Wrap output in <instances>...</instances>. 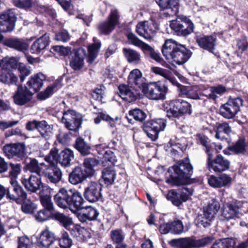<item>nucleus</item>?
<instances>
[{
	"instance_id": "1",
	"label": "nucleus",
	"mask_w": 248,
	"mask_h": 248,
	"mask_svg": "<svg viewBox=\"0 0 248 248\" xmlns=\"http://www.w3.org/2000/svg\"><path fill=\"white\" fill-rule=\"evenodd\" d=\"M54 200L58 206L62 208H68L74 214H77L82 207L85 201L79 191L61 188L54 196Z\"/></svg>"
},
{
	"instance_id": "2",
	"label": "nucleus",
	"mask_w": 248,
	"mask_h": 248,
	"mask_svg": "<svg viewBox=\"0 0 248 248\" xmlns=\"http://www.w3.org/2000/svg\"><path fill=\"white\" fill-rule=\"evenodd\" d=\"M162 52L166 59L181 65L190 58L191 52L184 46L173 39H167L162 46Z\"/></svg>"
},
{
	"instance_id": "3",
	"label": "nucleus",
	"mask_w": 248,
	"mask_h": 248,
	"mask_svg": "<svg viewBox=\"0 0 248 248\" xmlns=\"http://www.w3.org/2000/svg\"><path fill=\"white\" fill-rule=\"evenodd\" d=\"M166 182L171 186H180L185 183L184 180L190 177L193 172V167L189 159L186 158L178 162L168 171Z\"/></svg>"
},
{
	"instance_id": "4",
	"label": "nucleus",
	"mask_w": 248,
	"mask_h": 248,
	"mask_svg": "<svg viewBox=\"0 0 248 248\" xmlns=\"http://www.w3.org/2000/svg\"><path fill=\"white\" fill-rule=\"evenodd\" d=\"M168 91L167 85L160 81L153 82L143 88L142 92L150 99L164 100Z\"/></svg>"
},
{
	"instance_id": "5",
	"label": "nucleus",
	"mask_w": 248,
	"mask_h": 248,
	"mask_svg": "<svg viewBox=\"0 0 248 248\" xmlns=\"http://www.w3.org/2000/svg\"><path fill=\"white\" fill-rule=\"evenodd\" d=\"M212 240L210 237L199 240L186 237L172 239L169 242V244L175 248H199L209 244Z\"/></svg>"
},
{
	"instance_id": "6",
	"label": "nucleus",
	"mask_w": 248,
	"mask_h": 248,
	"mask_svg": "<svg viewBox=\"0 0 248 248\" xmlns=\"http://www.w3.org/2000/svg\"><path fill=\"white\" fill-rule=\"evenodd\" d=\"M170 108L167 111V116L170 118H180L192 112L191 105L182 99L173 100L170 103Z\"/></svg>"
},
{
	"instance_id": "7",
	"label": "nucleus",
	"mask_w": 248,
	"mask_h": 248,
	"mask_svg": "<svg viewBox=\"0 0 248 248\" xmlns=\"http://www.w3.org/2000/svg\"><path fill=\"white\" fill-rule=\"evenodd\" d=\"M219 208V203L216 200H212L203 207L202 214L198 216L197 220L199 225L205 228L209 226Z\"/></svg>"
},
{
	"instance_id": "8",
	"label": "nucleus",
	"mask_w": 248,
	"mask_h": 248,
	"mask_svg": "<svg viewBox=\"0 0 248 248\" xmlns=\"http://www.w3.org/2000/svg\"><path fill=\"white\" fill-rule=\"evenodd\" d=\"M170 27L177 35L186 36L193 31L194 26L188 18L182 16L172 20Z\"/></svg>"
},
{
	"instance_id": "9",
	"label": "nucleus",
	"mask_w": 248,
	"mask_h": 248,
	"mask_svg": "<svg viewBox=\"0 0 248 248\" xmlns=\"http://www.w3.org/2000/svg\"><path fill=\"white\" fill-rule=\"evenodd\" d=\"M166 126V120L156 119L146 122L143 125V129L147 136L154 141L157 139L159 132L163 131Z\"/></svg>"
},
{
	"instance_id": "10",
	"label": "nucleus",
	"mask_w": 248,
	"mask_h": 248,
	"mask_svg": "<svg viewBox=\"0 0 248 248\" xmlns=\"http://www.w3.org/2000/svg\"><path fill=\"white\" fill-rule=\"evenodd\" d=\"M158 30V24L155 20L152 18L140 22L136 26L137 33L146 39H150L153 38Z\"/></svg>"
},
{
	"instance_id": "11",
	"label": "nucleus",
	"mask_w": 248,
	"mask_h": 248,
	"mask_svg": "<svg viewBox=\"0 0 248 248\" xmlns=\"http://www.w3.org/2000/svg\"><path fill=\"white\" fill-rule=\"evenodd\" d=\"M242 105L243 100L241 98H231L221 106L220 113L225 118H233L240 110V108Z\"/></svg>"
},
{
	"instance_id": "12",
	"label": "nucleus",
	"mask_w": 248,
	"mask_h": 248,
	"mask_svg": "<svg viewBox=\"0 0 248 248\" xmlns=\"http://www.w3.org/2000/svg\"><path fill=\"white\" fill-rule=\"evenodd\" d=\"M207 167L210 170H213L215 172H221L228 170L230 167V162L225 159L221 155H219L216 158L212 160L213 152L208 148L207 150Z\"/></svg>"
},
{
	"instance_id": "13",
	"label": "nucleus",
	"mask_w": 248,
	"mask_h": 248,
	"mask_svg": "<svg viewBox=\"0 0 248 248\" xmlns=\"http://www.w3.org/2000/svg\"><path fill=\"white\" fill-rule=\"evenodd\" d=\"M120 15L117 9L112 8L108 16V20L101 22L98 25V30L101 33H110L119 23Z\"/></svg>"
},
{
	"instance_id": "14",
	"label": "nucleus",
	"mask_w": 248,
	"mask_h": 248,
	"mask_svg": "<svg viewBox=\"0 0 248 248\" xmlns=\"http://www.w3.org/2000/svg\"><path fill=\"white\" fill-rule=\"evenodd\" d=\"M240 205L237 201L224 203L221 208V219L228 221L239 218L241 215Z\"/></svg>"
},
{
	"instance_id": "15",
	"label": "nucleus",
	"mask_w": 248,
	"mask_h": 248,
	"mask_svg": "<svg viewBox=\"0 0 248 248\" xmlns=\"http://www.w3.org/2000/svg\"><path fill=\"white\" fill-rule=\"evenodd\" d=\"M193 190L187 187H183L178 192L174 190H170L167 196V199L177 206L180 205L183 202H186L192 195Z\"/></svg>"
},
{
	"instance_id": "16",
	"label": "nucleus",
	"mask_w": 248,
	"mask_h": 248,
	"mask_svg": "<svg viewBox=\"0 0 248 248\" xmlns=\"http://www.w3.org/2000/svg\"><path fill=\"white\" fill-rule=\"evenodd\" d=\"M62 122L69 130L76 131L81 124V116L73 110H69L63 113Z\"/></svg>"
},
{
	"instance_id": "17",
	"label": "nucleus",
	"mask_w": 248,
	"mask_h": 248,
	"mask_svg": "<svg viewBox=\"0 0 248 248\" xmlns=\"http://www.w3.org/2000/svg\"><path fill=\"white\" fill-rule=\"evenodd\" d=\"M42 176L34 174H31L29 177L24 176L21 179V182L28 191L31 193H36L43 187Z\"/></svg>"
},
{
	"instance_id": "18",
	"label": "nucleus",
	"mask_w": 248,
	"mask_h": 248,
	"mask_svg": "<svg viewBox=\"0 0 248 248\" xmlns=\"http://www.w3.org/2000/svg\"><path fill=\"white\" fill-rule=\"evenodd\" d=\"M5 156L8 158H22L26 155L24 144L13 143L5 145L3 148Z\"/></svg>"
},
{
	"instance_id": "19",
	"label": "nucleus",
	"mask_w": 248,
	"mask_h": 248,
	"mask_svg": "<svg viewBox=\"0 0 248 248\" xmlns=\"http://www.w3.org/2000/svg\"><path fill=\"white\" fill-rule=\"evenodd\" d=\"M33 94V93L28 87L19 86L13 96L14 102L19 106L24 105L32 99Z\"/></svg>"
},
{
	"instance_id": "20",
	"label": "nucleus",
	"mask_w": 248,
	"mask_h": 248,
	"mask_svg": "<svg viewBox=\"0 0 248 248\" xmlns=\"http://www.w3.org/2000/svg\"><path fill=\"white\" fill-rule=\"evenodd\" d=\"M101 189L102 186L100 183L91 182L85 189L84 197L91 202H96L102 197Z\"/></svg>"
},
{
	"instance_id": "21",
	"label": "nucleus",
	"mask_w": 248,
	"mask_h": 248,
	"mask_svg": "<svg viewBox=\"0 0 248 248\" xmlns=\"http://www.w3.org/2000/svg\"><path fill=\"white\" fill-rule=\"evenodd\" d=\"M62 175L61 169L57 166L46 165L42 176L45 177L48 182L56 184L61 181Z\"/></svg>"
},
{
	"instance_id": "22",
	"label": "nucleus",
	"mask_w": 248,
	"mask_h": 248,
	"mask_svg": "<svg viewBox=\"0 0 248 248\" xmlns=\"http://www.w3.org/2000/svg\"><path fill=\"white\" fill-rule=\"evenodd\" d=\"M215 135L217 139L229 142L230 140V134L232 132L231 127L227 123H217L214 127Z\"/></svg>"
},
{
	"instance_id": "23",
	"label": "nucleus",
	"mask_w": 248,
	"mask_h": 248,
	"mask_svg": "<svg viewBox=\"0 0 248 248\" xmlns=\"http://www.w3.org/2000/svg\"><path fill=\"white\" fill-rule=\"evenodd\" d=\"M216 39V35H200L196 36V41L198 46L210 52H213L215 49Z\"/></svg>"
},
{
	"instance_id": "24",
	"label": "nucleus",
	"mask_w": 248,
	"mask_h": 248,
	"mask_svg": "<svg viewBox=\"0 0 248 248\" xmlns=\"http://www.w3.org/2000/svg\"><path fill=\"white\" fill-rule=\"evenodd\" d=\"M120 96L124 100L131 102L137 99L140 95V91L128 84H122L119 86Z\"/></svg>"
},
{
	"instance_id": "25",
	"label": "nucleus",
	"mask_w": 248,
	"mask_h": 248,
	"mask_svg": "<svg viewBox=\"0 0 248 248\" xmlns=\"http://www.w3.org/2000/svg\"><path fill=\"white\" fill-rule=\"evenodd\" d=\"M56 241L54 234L47 229L42 231L37 238L36 245L39 248H48Z\"/></svg>"
},
{
	"instance_id": "26",
	"label": "nucleus",
	"mask_w": 248,
	"mask_h": 248,
	"mask_svg": "<svg viewBox=\"0 0 248 248\" xmlns=\"http://www.w3.org/2000/svg\"><path fill=\"white\" fill-rule=\"evenodd\" d=\"M86 55V50L79 47L75 51L74 55L70 61V65L74 70H79L84 65V59Z\"/></svg>"
},
{
	"instance_id": "27",
	"label": "nucleus",
	"mask_w": 248,
	"mask_h": 248,
	"mask_svg": "<svg viewBox=\"0 0 248 248\" xmlns=\"http://www.w3.org/2000/svg\"><path fill=\"white\" fill-rule=\"evenodd\" d=\"M178 0H155L156 2L162 9L166 11L168 16L176 15L179 10Z\"/></svg>"
},
{
	"instance_id": "28",
	"label": "nucleus",
	"mask_w": 248,
	"mask_h": 248,
	"mask_svg": "<svg viewBox=\"0 0 248 248\" xmlns=\"http://www.w3.org/2000/svg\"><path fill=\"white\" fill-rule=\"evenodd\" d=\"M81 212L78 214V217L80 221L84 222L87 220H95L99 215L97 210L91 206H84V203H82V207L80 209Z\"/></svg>"
},
{
	"instance_id": "29",
	"label": "nucleus",
	"mask_w": 248,
	"mask_h": 248,
	"mask_svg": "<svg viewBox=\"0 0 248 248\" xmlns=\"http://www.w3.org/2000/svg\"><path fill=\"white\" fill-rule=\"evenodd\" d=\"M232 178L226 174H222L218 176L210 175L208 179L209 185L214 188L225 186L231 184Z\"/></svg>"
},
{
	"instance_id": "30",
	"label": "nucleus",
	"mask_w": 248,
	"mask_h": 248,
	"mask_svg": "<svg viewBox=\"0 0 248 248\" xmlns=\"http://www.w3.org/2000/svg\"><path fill=\"white\" fill-rule=\"evenodd\" d=\"M127 82L131 87L133 86L139 90H142L145 86L142 73L138 69H134L130 72L128 77Z\"/></svg>"
},
{
	"instance_id": "31",
	"label": "nucleus",
	"mask_w": 248,
	"mask_h": 248,
	"mask_svg": "<svg viewBox=\"0 0 248 248\" xmlns=\"http://www.w3.org/2000/svg\"><path fill=\"white\" fill-rule=\"evenodd\" d=\"M68 230L72 236L78 240L86 241L91 237L90 231L78 224L73 223Z\"/></svg>"
},
{
	"instance_id": "32",
	"label": "nucleus",
	"mask_w": 248,
	"mask_h": 248,
	"mask_svg": "<svg viewBox=\"0 0 248 248\" xmlns=\"http://www.w3.org/2000/svg\"><path fill=\"white\" fill-rule=\"evenodd\" d=\"M175 85L179 88L181 95L192 99H200V90L198 86L186 87L180 85L178 82Z\"/></svg>"
},
{
	"instance_id": "33",
	"label": "nucleus",
	"mask_w": 248,
	"mask_h": 248,
	"mask_svg": "<svg viewBox=\"0 0 248 248\" xmlns=\"http://www.w3.org/2000/svg\"><path fill=\"white\" fill-rule=\"evenodd\" d=\"M49 37L45 34L36 40L31 47V51L32 54H39L44 50L49 44Z\"/></svg>"
},
{
	"instance_id": "34",
	"label": "nucleus",
	"mask_w": 248,
	"mask_h": 248,
	"mask_svg": "<svg viewBox=\"0 0 248 248\" xmlns=\"http://www.w3.org/2000/svg\"><path fill=\"white\" fill-rule=\"evenodd\" d=\"M90 176L85 170H83L80 167H77L69 174V180L72 184L77 185Z\"/></svg>"
},
{
	"instance_id": "35",
	"label": "nucleus",
	"mask_w": 248,
	"mask_h": 248,
	"mask_svg": "<svg viewBox=\"0 0 248 248\" xmlns=\"http://www.w3.org/2000/svg\"><path fill=\"white\" fill-rule=\"evenodd\" d=\"M3 44L5 46L21 52L27 50L29 47L28 44L24 40L17 38L6 39Z\"/></svg>"
},
{
	"instance_id": "36",
	"label": "nucleus",
	"mask_w": 248,
	"mask_h": 248,
	"mask_svg": "<svg viewBox=\"0 0 248 248\" xmlns=\"http://www.w3.org/2000/svg\"><path fill=\"white\" fill-rule=\"evenodd\" d=\"M46 78V76L41 73L31 76L27 82L29 89L34 92H38L42 87Z\"/></svg>"
},
{
	"instance_id": "37",
	"label": "nucleus",
	"mask_w": 248,
	"mask_h": 248,
	"mask_svg": "<svg viewBox=\"0 0 248 248\" xmlns=\"http://www.w3.org/2000/svg\"><path fill=\"white\" fill-rule=\"evenodd\" d=\"M49 192L48 187H44L40 192V202L45 209L52 211L54 209V205Z\"/></svg>"
},
{
	"instance_id": "38",
	"label": "nucleus",
	"mask_w": 248,
	"mask_h": 248,
	"mask_svg": "<svg viewBox=\"0 0 248 248\" xmlns=\"http://www.w3.org/2000/svg\"><path fill=\"white\" fill-rule=\"evenodd\" d=\"M46 165L44 163H39L35 158H31L30 161L27 163L26 168L31 173L42 176Z\"/></svg>"
},
{
	"instance_id": "39",
	"label": "nucleus",
	"mask_w": 248,
	"mask_h": 248,
	"mask_svg": "<svg viewBox=\"0 0 248 248\" xmlns=\"http://www.w3.org/2000/svg\"><path fill=\"white\" fill-rule=\"evenodd\" d=\"M226 91L225 88L222 85L210 87L203 91L202 94L208 98L215 100L223 94Z\"/></svg>"
},
{
	"instance_id": "40",
	"label": "nucleus",
	"mask_w": 248,
	"mask_h": 248,
	"mask_svg": "<svg viewBox=\"0 0 248 248\" xmlns=\"http://www.w3.org/2000/svg\"><path fill=\"white\" fill-rule=\"evenodd\" d=\"M74 158V154L71 150L65 149L59 154V163L62 166L68 167Z\"/></svg>"
},
{
	"instance_id": "41",
	"label": "nucleus",
	"mask_w": 248,
	"mask_h": 248,
	"mask_svg": "<svg viewBox=\"0 0 248 248\" xmlns=\"http://www.w3.org/2000/svg\"><path fill=\"white\" fill-rule=\"evenodd\" d=\"M19 61L18 57H5L0 61V67L3 70L16 69Z\"/></svg>"
},
{
	"instance_id": "42",
	"label": "nucleus",
	"mask_w": 248,
	"mask_h": 248,
	"mask_svg": "<svg viewBox=\"0 0 248 248\" xmlns=\"http://www.w3.org/2000/svg\"><path fill=\"white\" fill-rule=\"evenodd\" d=\"M248 143L244 139H240L233 145L229 147V150L234 154H244L247 151Z\"/></svg>"
},
{
	"instance_id": "43",
	"label": "nucleus",
	"mask_w": 248,
	"mask_h": 248,
	"mask_svg": "<svg viewBox=\"0 0 248 248\" xmlns=\"http://www.w3.org/2000/svg\"><path fill=\"white\" fill-rule=\"evenodd\" d=\"M151 71L156 75L161 76L173 85L177 83L175 79L171 77V72L169 69L154 66L151 68Z\"/></svg>"
},
{
	"instance_id": "44",
	"label": "nucleus",
	"mask_w": 248,
	"mask_h": 248,
	"mask_svg": "<svg viewBox=\"0 0 248 248\" xmlns=\"http://www.w3.org/2000/svg\"><path fill=\"white\" fill-rule=\"evenodd\" d=\"M52 217L54 219L59 221L67 230L73 223V221L71 217L59 212H56L53 214Z\"/></svg>"
},
{
	"instance_id": "45",
	"label": "nucleus",
	"mask_w": 248,
	"mask_h": 248,
	"mask_svg": "<svg viewBox=\"0 0 248 248\" xmlns=\"http://www.w3.org/2000/svg\"><path fill=\"white\" fill-rule=\"evenodd\" d=\"M93 41L94 42L93 44L89 46L88 47L89 62L91 63H92L95 59L101 45V42L99 41L96 38L94 37Z\"/></svg>"
},
{
	"instance_id": "46",
	"label": "nucleus",
	"mask_w": 248,
	"mask_h": 248,
	"mask_svg": "<svg viewBox=\"0 0 248 248\" xmlns=\"http://www.w3.org/2000/svg\"><path fill=\"white\" fill-rule=\"evenodd\" d=\"M127 37L128 40L131 44L136 46L140 47L143 50L148 51L150 53L153 50L151 46L140 40L134 33H129Z\"/></svg>"
},
{
	"instance_id": "47",
	"label": "nucleus",
	"mask_w": 248,
	"mask_h": 248,
	"mask_svg": "<svg viewBox=\"0 0 248 248\" xmlns=\"http://www.w3.org/2000/svg\"><path fill=\"white\" fill-rule=\"evenodd\" d=\"M52 126L49 125L45 121H40L38 126V130L41 136L46 139H49L52 135Z\"/></svg>"
},
{
	"instance_id": "48",
	"label": "nucleus",
	"mask_w": 248,
	"mask_h": 248,
	"mask_svg": "<svg viewBox=\"0 0 248 248\" xmlns=\"http://www.w3.org/2000/svg\"><path fill=\"white\" fill-rule=\"evenodd\" d=\"M16 195L11 194L9 192H7V198L9 199L16 201L20 200L22 201L25 200L27 198V193L20 186H16L14 189Z\"/></svg>"
},
{
	"instance_id": "49",
	"label": "nucleus",
	"mask_w": 248,
	"mask_h": 248,
	"mask_svg": "<svg viewBox=\"0 0 248 248\" xmlns=\"http://www.w3.org/2000/svg\"><path fill=\"white\" fill-rule=\"evenodd\" d=\"M75 148L82 155H86L91 153V147L83 139L78 138L75 144Z\"/></svg>"
},
{
	"instance_id": "50",
	"label": "nucleus",
	"mask_w": 248,
	"mask_h": 248,
	"mask_svg": "<svg viewBox=\"0 0 248 248\" xmlns=\"http://www.w3.org/2000/svg\"><path fill=\"white\" fill-rule=\"evenodd\" d=\"M123 52L128 62L130 63H138L140 60V54L135 50L130 48H124Z\"/></svg>"
},
{
	"instance_id": "51",
	"label": "nucleus",
	"mask_w": 248,
	"mask_h": 248,
	"mask_svg": "<svg viewBox=\"0 0 248 248\" xmlns=\"http://www.w3.org/2000/svg\"><path fill=\"white\" fill-rule=\"evenodd\" d=\"M99 163L98 161L94 158H86L83 162L84 170L87 172L88 175L93 176L95 172L94 168Z\"/></svg>"
},
{
	"instance_id": "52",
	"label": "nucleus",
	"mask_w": 248,
	"mask_h": 248,
	"mask_svg": "<svg viewBox=\"0 0 248 248\" xmlns=\"http://www.w3.org/2000/svg\"><path fill=\"white\" fill-rule=\"evenodd\" d=\"M102 178L107 185H111L116 178V172L111 168H107L102 170Z\"/></svg>"
},
{
	"instance_id": "53",
	"label": "nucleus",
	"mask_w": 248,
	"mask_h": 248,
	"mask_svg": "<svg viewBox=\"0 0 248 248\" xmlns=\"http://www.w3.org/2000/svg\"><path fill=\"white\" fill-rule=\"evenodd\" d=\"M235 244L233 239L227 238L217 241L211 248H234Z\"/></svg>"
},
{
	"instance_id": "54",
	"label": "nucleus",
	"mask_w": 248,
	"mask_h": 248,
	"mask_svg": "<svg viewBox=\"0 0 248 248\" xmlns=\"http://www.w3.org/2000/svg\"><path fill=\"white\" fill-rule=\"evenodd\" d=\"M59 86V82H57L48 86L44 91L40 92L38 94V98L40 100H45L48 98L54 93V91L57 89Z\"/></svg>"
},
{
	"instance_id": "55",
	"label": "nucleus",
	"mask_w": 248,
	"mask_h": 248,
	"mask_svg": "<svg viewBox=\"0 0 248 248\" xmlns=\"http://www.w3.org/2000/svg\"><path fill=\"white\" fill-rule=\"evenodd\" d=\"M101 120L107 122L110 126L113 127L115 126L116 122L118 120V117H116L115 118H113L108 114L102 113H100L98 116L94 119V123L99 124Z\"/></svg>"
},
{
	"instance_id": "56",
	"label": "nucleus",
	"mask_w": 248,
	"mask_h": 248,
	"mask_svg": "<svg viewBox=\"0 0 248 248\" xmlns=\"http://www.w3.org/2000/svg\"><path fill=\"white\" fill-rule=\"evenodd\" d=\"M117 159L114 153L110 150L106 151L102 157V163L103 165H115Z\"/></svg>"
},
{
	"instance_id": "57",
	"label": "nucleus",
	"mask_w": 248,
	"mask_h": 248,
	"mask_svg": "<svg viewBox=\"0 0 248 248\" xmlns=\"http://www.w3.org/2000/svg\"><path fill=\"white\" fill-rule=\"evenodd\" d=\"M59 244L60 248H70L73 242L67 232H63L62 236L59 239Z\"/></svg>"
},
{
	"instance_id": "58",
	"label": "nucleus",
	"mask_w": 248,
	"mask_h": 248,
	"mask_svg": "<svg viewBox=\"0 0 248 248\" xmlns=\"http://www.w3.org/2000/svg\"><path fill=\"white\" fill-rule=\"evenodd\" d=\"M129 116L133 117L134 119L139 122H142L146 118V114L142 110L135 108L131 110L128 112Z\"/></svg>"
},
{
	"instance_id": "59",
	"label": "nucleus",
	"mask_w": 248,
	"mask_h": 248,
	"mask_svg": "<svg viewBox=\"0 0 248 248\" xmlns=\"http://www.w3.org/2000/svg\"><path fill=\"white\" fill-rule=\"evenodd\" d=\"M58 152V150L56 148L52 149L49 154L45 157V161L51 164L50 165L54 164L55 162L59 163V154Z\"/></svg>"
},
{
	"instance_id": "60",
	"label": "nucleus",
	"mask_w": 248,
	"mask_h": 248,
	"mask_svg": "<svg viewBox=\"0 0 248 248\" xmlns=\"http://www.w3.org/2000/svg\"><path fill=\"white\" fill-rule=\"evenodd\" d=\"M18 70L20 73L19 77L21 82H23L25 78L31 73V67L22 63H19Z\"/></svg>"
},
{
	"instance_id": "61",
	"label": "nucleus",
	"mask_w": 248,
	"mask_h": 248,
	"mask_svg": "<svg viewBox=\"0 0 248 248\" xmlns=\"http://www.w3.org/2000/svg\"><path fill=\"white\" fill-rule=\"evenodd\" d=\"M51 211V210H47L46 209L41 210L35 214V219L38 222L45 221L50 217Z\"/></svg>"
},
{
	"instance_id": "62",
	"label": "nucleus",
	"mask_w": 248,
	"mask_h": 248,
	"mask_svg": "<svg viewBox=\"0 0 248 248\" xmlns=\"http://www.w3.org/2000/svg\"><path fill=\"white\" fill-rule=\"evenodd\" d=\"M36 208L35 204L30 200H24L21 206L22 210L26 214L32 213Z\"/></svg>"
},
{
	"instance_id": "63",
	"label": "nucleus",
	"mask_w": 248,
	"mask_h": 248,
	"mask_svg": "<svg viewBox=\"0 0 248 248\" xmlns=\"http://www.w3.org/2000/svg\"><path fill=\"white\" fill-rule=\"evenodd\" d=\"M105 87L103 85H100L96 87L92 92V95L93 98L96 100L102 101L104 95H105Z\"/></svg>"
},
{
	"instance_id": "64",
	"label": "nucleus",
	"mask_w": 248,
	"mask_h": 248,
	"mask_svg": "<svg viewBox=\"0 0 248 248\" xmlns=\"http://www.w3.org/2000/svg\"><path fill=\"white\" fill-rule=\"evenodd\" d=\"M171 233L180 234L184 232V226L181 220H177L170 223Z\"/></svg>"
}]
</instances>
